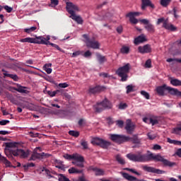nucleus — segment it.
Returning <instances> with one entry per match:
<instances>
[{
	"label": "nucleus",
	"mask_w": 181,
	"mask_h": 181,
	"mask_svg": "<svg viewBox=\"0 0 181 181\" xmlns=\"http://www.w3.org/2000/svg\"><path fill=\"white\" fill-rule=\"evenodd\" d=\"M126 170H128L129 172H132V173H134V175H136L137 176H141V173H138L136 170L132 168H126Z\"/></svg>",
	"instance_id": "51"
},
{
	"label": "nucleus",
	"mask_w": 181,
	"mask_h": 181,
	"mask_svg": "<svg viewBox=\"0 0 181 181\" xmlns=\"http://www.w3.org/2000/svg\"><path fill=\"white\" fill-rule=\"evenodd\" d=\"M2 71L4 77H9L10 78H12L14 81H18V75L8 74L7 71H5V69H2Z\"/></svg>",
	"instance_id": "29"
},
{
	"label": "nucleus",
	"mask_w": 181,
	"mask_h": 181,
	"mask_svg": "<svg viewBox=\"0 0 181 181\" xmlns=\"http://www.w3.org/2000/svg\"><path fill=\"white\" fill-rule=\"evenodd\" d=\"M121 53L123 54H128L129 53V47L127 46H123L120 49Z\"/></svg>",
	"instance_id": "42"
},
{
	"label": "nucleus",
	"mask_w": 181,
	"mask_h": 181,
	"mask_svg": "<svg viewBox=\"0 0 181 181\" xmlns=\"http://www.w3.org/2000/svg\"><path fill=\"white\" fill-rule=\"evenodd\" d=\"M175 155H177V156H179V158H181V148L177 150V151L175 152Z\"/></svg>",
	"instance_id": "64"
},
{
	"label": "nucleus",
	"mask_w": 181,
	"mask_h": 181,
	"mask_svg": "<svg viewBox=\"0 0 181 181\" xmlns=\"http://www.w3.org/2000/svg\"><path fill=\"white\" fill-rule=\"evenodd\" d=\"M122 176L124 179H126L127 180H129V181H146L144 179L139 180V179L136 178V177L130 175L129 174H128L127 173H123Z\"/></svg>",
	"instance_id": "23"
},
{
	"label": "nucleus",
	"mask_w": 181,
	"mask_h": 181,
	"mask_svg": "<svg viewBox=\"0 0 181 181\" xmlns=\"http://www.w3.org/2000/svg\"><path fill=\"white\" fill-rule=\"evenodd\" d=\"M168 20H165V18L162 17L157 20L156 25H160V23H163V25Z\"/></svg>",
	"instance_id": "46"
},
{
	"label": "nucleus",
	"mask_w": 181,
	"mask_h": 181,
	"mask_svg": "<svg viewBox=\"0 0 181 181\" xmlns=\"http://www.w3.org/2000/svg\"><path fill=\"white\" fill-rule=\"evenodd\" d=\"M37 38H39L38 42H40V43H37V45H46L47 46V45H50L49 43H50V36L47 35L46 37H44L43 36H39L37 37Z\"/></svg>",
	"instance_id": "21"
},
{
	"label": "nucleus",
	"mask_w": 181,
	"mask_h": 181,
	"mask_svg": "<svg viewBox=\"0 0 181 181\" xmlns=\"http://www.w3.org/2000/svg\"><path fill=\"white\" fill-rule=\"evenodd\" d=\"M50 1H51V4H49V6L54 8V6H57V5H59V0H50Z\"/></svg>",
	"instance_id": "47"
},
{
	"label": "nucleus",
	"mask_w": 181,
	"mask_h": 181,
	"mask_svg": "<svg viewBox=\"0 0 181 181\" xmlns=\"http://www.w3.org/2000/svg\"><path fill=\"white\" fill-rule=\"evenodd\" d=\"M69 134L71 135V136H74V138H78V136H80V132L74 130H70Z\"/></svg>",
	"instance_id": "39"
},
{
	"label": "nucleus",
	"mask_w": 181,
	"mask_h": 181,
	"mask_svg": "<svg viewBox=\"0 0 181 181\" xmlns=\"http://www.w3.org/2000/svg\"><path fill=\"white\" fill-rule=\"evenodd\" d=\"M144 42H146V38L144 35H141L134 39V45H139V43H144Z\"/></svg>",
	"instance_id": "30"
},
{
	"label": "nucleus",
	"mask_w": 181,
	"mask_h": 181,
	"mask_svg": "<svg viewBox=\"0 0 181 181\" xmlns=\"http://www.w3.org/2000/svg\"><path fill=\"white\" fill-rule=\"evenodd\" d=\"M78 159H75V161H72V164L75 165L78 168H84V157L80 154H77Z\"/></svg>",
	"instance_id": "13"
},
{
	"label": "nucleus",
	"mask_w": 181,
	"mask_h": 181,
	"mask_svg": "<svg viewBox=\"0 0 181 181\" xmlns=\"http://www.w3.org/2000/svg\"><path fill=\"white\" fill-rule=\"evenodd\" d=\"M66 11L69 13L70 18L75 21L79 25H83V18L80 16H76V12H80V8L78 5L73 4L72 2H66Z\"/></svg>",
	"instance_id": "4"
},
{
	"label": "nucleus",
	"mask_w": 181,
	"mask_h": 181,
	"mask_svg": "<svg viewBox=\"0 0 181 181\" xmlns=\"http://www.w3.org/2000/svg\"><path fill=\"white\" fill-rule=\"evenodd\" d=\"M36 29H37V28L36 26H33L29 28H25L24 29V32L25 33H30L32 32H35V30H36Z\"/></svg>",
	"instance_id": "43"
},
{
	"label": "nucleus",
	"mask_w": 181,
	"mask_h": 181,
	"mask_svg": "<svg viewBox=\"0 0 181 181\" xmlns=\"http://www.w3.org/2000/svg\"><path fill=\"white\" fill-rule=\"evenodd\" d=\"M170 84H172V86H174L175 87L180 86H181V80H179L177 78H171Z\"/></svg>",
	"instance_id": "34"
},
{
	"label": "nucleus",
	"mask_w": 181,
	"mask_h": 181,
	"mask_svg": "<svg viewBox=\"0 0 181 181\" xmlns=\"http://www.w3.org/2000/svg\"><path fill=\"white\" fill-rule=\"evenodd\" d=\"M181 131V124H177V127L172 129V134L179 135Z\"/></svg>",
	"instance_id": "37"
},
{
	"label": "nucleus",
	"mask_w": 181,
	"mask_h": 181,
	"mask_svg": "<svg viewBox=\"0 0 181 181\" xmlns=\"http://www.w3.org/2000/svg\"><path fill=\"white\" fill-rule=\"evenodd\" d=\"M77 155H78V153H77L72 155L65 153L63 155V158H64V159H66V160H74L75 159H79L78 157H77Z\"/></svg>",
	"instance_id": "27"
},
{
	"label": "nucleus",
	"mask_w": 181,
	"mask_h": 181,
	"mask_svg": "<svg viewBox=\"0 0 181 181\" xmlns=\"http://www.w3.org/2000/svg\"><path fill=\"white\" fill-rule=\"evenodd\" d=\"M81 53H83V52H81V51H76L75 52H73L71 57H77V56H80V54H81Z\"/></svg>",
	"instance_id": "56"
},
{
	"label": "nucleus",
	"mask_w": 181,
	"mask_h": 181,
	"mask_svg": "<svg viewBox=\"0 0 181 181\" xmlns=\"http://www.w3.org/2000/svg\"><path fill=\"white\" fill-rule=\"evenodd\" d=\"M41 172H45L47 175V176H48L49 179H51V177H54L53 175H52L50 170L47 168H46V167H42L41 168Z\"/></svg>",
	"instance_id": "38"
},
{
	"label": "nucleus",
	"mask_w": 181,
	"mask_h": 181,
	"mask_svg": "<svg viewBox=\"0 0 181 181\" xmlns=\"http://www.w3.org/2000/svg\"><path fill=\"white\" fill-rule=\"evenodd\" d=\"M128 108V105L127 103H120L119 105V110H125Z\"/></svg>",
	"instance_id": "53"
},
{
	"label": "nucleus",
	"mask_w": 181,
	"mask_h": 181,
	"mask_svg": "<svg viewBox=\"0 0 181 181\" xmlns=\"http://www.w3.org/2000/svg\"><path fill=\"white\" fill-rule=\"evenodd\" d=\"M47 43L49 44V45L52 46V47H54L55 49H57V50H59V52H63V49H62V48H60L59 45L52 42H47Z\"/></svg>",
	"instance_id": "45"
},
{
	"label": "nucleus",
	"mask_w": 181,
	"mask_h": 181,
	"mask_svg": "<svg viewBox=\"0 0 181 181\" xmlns=\"http://www.w3.org/2000/svg\"><path fill=\"white\" fill-rule=\"evenodd\" d=\"M139 53H141V54H145V53H151L152 52V48L149 45H146L144 46H139L138 47Z\"/></svg>",
	"instance_id": "15"
},
{
	"label": "nucleus",
	"mask_w": 181,
	"mask_h": 181,
	"mask_svg": "<svg viewBox=\"0 0 181 181\" xmlns=\"http://www.w3.org/2000/svg\"><path fill=\"white\" fill-rule=\"evenodd\" d=\"M145 67L147 69H151L152 67V61L151 59H148L145 63Z\"/></svg>",
	"instance_id": "49"
},
{
	"label": "nucleus",
	"mask_w": 181,
	"mask_h": 181,
	"mask_svg": "<svg viewBox=\"0 0 181 181\" xmlns=\"http://www.w3.org/2000/svg\"><path fill=\"white\" fill-rule=\"evenodd\" d=\"M168 90V86L166 84H163V86H158L156 88V91L158 95H160L161 97H163L165 95V91Z\"/></svg>",
	"instance_id": "20"
},
{
	"label": "nucleus",
	"mask_w": 181,
	"mask_h": 181,
	"mask_svg": "<svg viewBox=\"0 0 181 181\" xmlns=\"http://www.w3.org/2000/svg\"><path fill=\"white\" fill-rule=\"evenodd\" d=\"M146 6H150V8H152V9H155V5L152 4L151 0H141L142 11H145V9H146Z\"/></svg>",
	"instance_id": "19"
},
{
	"label": "nucleus",
	"mask_w": 181,
	"mask_h": 181,
	"mask_svg": "<svg viewBox=\"0 0 181 181\" xmlns=\"http://www.w3.org/2000/svg\"><path fill=\"white\" fill-rule=\"evenodd\" d=\"M91 54V52H90V50H88L83 54V57H90Z\"/></svg>",
	"instance_id": "61"
},
{
	"label": "nucleus",
	"mask_w": 181,
	"mask_h": 181,
	"mask_svg": "<svg viewBox=\"0 0 181 181\" xmlns=\"http://www.w3.org/2000/svg\"><path fill=\"white\" fill-rule=\"evenodd\" d=\"M125 129L129 135H132L135 131V124H132V121L129 119L126 121Z\"/></svg>",
	"instance_id": "12"
},
{
	"label": "nucleus",
	"mask_w": 181,
	"mask_h": 181,
	"mask_svg": "<svg viewBox=\"0 0 181 181\" xmlns=\"http://www.w3.org/2000/svg\"><path fill=\"white\" fill-rule=\"evenodd\" d=\"M91 144H93V145H98V146H100V148H103V149H108V147L111 146L110 141L104 140L99 137L93 138Z\"/></svg>",
	"instance_id": "6"
},
{
	"label": "nucleus",
	"mask_w": 181,
	"mask_h": 181,
	"mask_svg": "<svg viewBox=\"0 0 181 181\" xmlns=\"http://www.w3.org/2000/svg\"><path fill=\"white\" fill-rule=\"evenodd\" d=\"M6 148H8V151L9 153L6 152V156L8 159H13V156H19L22 159H26L29 156L30 151L29 150H23L22 148H18V143L8 142L6 143Z\"/></svg>",
	"instance_id": "2"
},
{
	"label": "nucleus",
	"mask_w": 181,
	"mask_h": 181,
	"mask_svg": "<svg viewBox=\"0 0 181 181\" xmlns=\"http://www.w3.org/2000/svg\"><path fill=\"white\" fill-rule=\"evenodd\" d=\"M167 141L169 144H173V145H177V140H172L170 138H168Z\"/></svg>",
	"instance_id": "57"
},
{
	"label": "nucleus",
	"mask_w": 181,
	"mask_h": 181,
	"mask_svg": "<svg viewBox=\"0 0 181 181\" xmlns=\"http://www.w3.org/2000/svg\"><path fill=\"white\" fill-rule=\"evenodd\" d=\"M69 173H70L71 175H72L73 173H83V170H78L74 167L69 168L68 170Z\"/></svg>",
	"instance_id": "36"
},
{
	"label": "nucleus",
	"mask_w": 181,
	"mask_h": 181,
	"mask_svg": "<svg viewBox=\"0 0 181 181\" xmlns=\"http://www.w3.org/2000/svg\"><path fill=\"white\" fill-rule=\"evenodd\" d=\"M59 87H60V88H66V87H69V84H67V83H59Z\"/></svg>",
	"instance_id": "60"
},
{
	"label": "nucleus",
	"mask_w": 181,
	"mask_h": 181,
	"mask_svg": "<svg viewBox=\"0 0 181 181\" xmlns=\"http://www.w3.org/2000/svg\"><path fill=\"white\" fill-rule=\"evenodd\" d=\"M28 88L25 86H19L18 88H14L15 91H18V93H21L23 94L28 93V90H25Z\"/></svg>",
	"instance_id": "33"
},
{
	"label": "nucleus",
	"mask_w": 181,
	"mask_h": 181,
	"mask_svg": "<svg viewBox=\"0 0 181 181\" xmlns=\"http://www.w3.org/2000/svg\"><path fill=\"white\" fill-rule=\"evenodd\" d=\"M169 4H170V0H161L160 1V5L162 6H164L165 8H166V6H168V5H169Z\"/></svg>",
	"instance_id": "44"
},
{
	"label": "nucleus",
	"mask_w": 181,
	"mask_h": 181,
	"mask_svg": "<svg viewBox=\"0 0 181 181\" xmlns=\"http://www.w3.org/2000/svg\"><path fill=\"white\" fill-rule=\"evenodd\" d=\"M141 95L144 96L146 100H149L150 95L148 92H146L145 90H141Z\"/></svg>",
	"instance_id": "48"
},
{
	"label": "nucleus",
	"mask_w": 181,
	"mask_h": 181,
	"mask_svg": "<svg viewBox=\"0 0 181 181\" xmlns=\"http://www.w3.org/2000/svg\"><path fill=\"white\" fill-rule=\"evenodd\" d=\"M42 152V148L40 147H37L35 148L34 152L31 155L30 158V160H36V159H42V153H37V151Z\"/></svg>",
	"instance_id": "14"
},
{
	"label": "nucleus",
	"mask_w": 181,
	"mask_h": 181,
	"mask_svg": "<svg viewBox=\"0 0 181 181\" xmlns=\"http://www.w3.org/2000/svg\"><path fill=\"white\" fill-rule=\"evenodd\" d=\"M116 160L119 163L120 165H125V160L121 157L119 154L116 156Z\"/></svg>",
	"instance_id": "40"
},
{
	"label": "nucleus",
	"mask_w": 181,
	"mask_h": 181,
	"mask_svg": "<svg viewBox=\"0 0 181 181\" xmlns=\"http://www.w3.org/2000/svg\"><path fill=\"white\" fill-rule=\"evenodd\" d=\"M149 122L153 127V125H158V124H159V117L152 116L149 118Z\"/></svg>",
	"instance_id": "32"
},
{
	"label": "nucleus",
	"mask_w": 181,
	"mask_h": 181,
	"mask_svg": "<svg viewBox=\"0 0 181 181\" xmlns=\"http://www.w3.org/2000/svg\"><path fill=\"white\" fill-rule=\"evenodd\" d=\"M143 170H145V172H148V173H156L157 175H163V173H166V171L165 170L156 169L153 167H149L148 165H144Z\"/></svg>",
	"instance_id": "10"
},
{
	"label": "nucleus",
	"mask_w": 181,
	"mask_h": 181,
	"mask_svg": "<svg viewBox=\"0 0 181 181\" xmlns=\"http://www.w3.org/2000/svg\"><path fill=\"white\" fill-rule=\"evenodd\" d=\"M91 144H93V145H98V146H100V148H103V149H108V147L111 146L110 141L104 140L99 137L93 138Z\"/></svg>",
	"instance_id": "7"
},
{
	"label": "nucleus",
	"mask_w": 181,
	"mask_h": 181,
	"mask_svg": "<svg viewBox=\"0 0 181 181\" xmlns=\"http://www.w3.org/2000/svg\"><path fill=\"white\" fill-rule=\"evenodd\" d=\"M109 138L112 142L121 145L125 142L132 141V144H141V139L138 138L137 135L133 136V137L127 136L124 134H111L109 135Z\"/></svg>",
	"instance_id": "3"
},
{
	"label": "nucleus",
	"mask_w": 181,
	"mask_h": 181,
	"mask_svg": "<svg viewBox=\"0 0 181 181\" xmlns=\"http://www.w3.org/2000/svg\"><path fill=\"white\" fill-rule=\"evenodd\" d=\"M45 71L47 73V74H51L52 69L51 68H43Z\"/></svg>",
	"instance_id": "63"
},
{
	"label": "nucleus",
	"mask_w": 181,
	"mask_h": 181,
	"mask_svg": "<svg viewBox=\"0 0 181 181\" xmlns=\"http://www.w3.org/2000/svg\"><path fill=\"white\" fill-rule=\"evenodd\" d=\"M95 56L99 64H104V63H105V62L107 61V57H105V56H103L101 54L98 52L96 53Z\"/></svg>",
	"instance_id": "26"
},
{
	"label": "nucleus",
	"mask_w": 181,
	"mask_h": 181,
	"mask_svg": "<svg viewBox=\"0 0 181 181\" xmlns=\"http://www.w3.org/2000/svg\"><path fill=\"white\" fill-rule=\"evenodd\" d=\"M83 37L86 39V45L87 47H90L91 49H100V43L95 40H90L87 34H83Z\"/></svg>",
	"instance_id": "8"
},
{
	"label": "nucleus",
	"mask_w": 181,
	"mask_h": 181,
	"mask_svg": "<svg viewBox=\"0 0 181 181\" xmlns=\"http://www.w3.org/2000/svg\"><path fill=\"white\" fill-rule=\"evenodd\" d=\"M20 42H21V43H35L36 45H37V43H40L39 41V38H37V37H36L35 38H33V37L23 38L20 40Z\"/></svg>",
	"instance_id": "18"
},
{
	"label": "nucleus",
	"mask_w": 181,
	"mask_h": 181,
	"mask_svg": "<svg viewBox=\"0 0 181 181\" xmlns=\"http://www.w3.org/2000/svg\"><path fill=\"white\" fill-rule=\"evenodd\" d=\"M93 108H94L95 112H103V111H104V110H105L101 102L97 103L96 105H95L93 106Z\"/></svg>",
	"instance_id": "28"
},
{
	"label": "nucleus",
	"mask_w": 181,
	"mask_h": 181,
	"mask_svg": "<svg viewBox=\"0 0 181 181\" xmlns=\"http://www.w3.org/2000/svg\"><path fill=\"white\" fill-rule=\"evenodd\" d=\"M88 170H93V172H95V176H104V175H105L104 170H103L101 168H98L97 167L90 166L88 168Z\"/></svg>",
	"instance_id": "17"
},
{
	"label": "nucleus",
	"mask_w": 181,
	"mask_h": 181,
	"mask_svg": "<svg viewBox=\"0 0 181 181\" xmlns=\"http://www.w3.org/2000/svg\"><path fill=\"white\" fill-rule=\"evenodd\" d=\"M163 28L164 29H166L167 30H171V32H175L176 30V27L173 25V24L169 23L168 21L166 22H164L163 24Z\"/></svg>",
	"instance_id": "25"
},
{
	"label": "nucleus",
	"mask_w": 181,
	"mask_h": 181,
	"mask_svg": "<svg viewBox=\"0 0 181 181\" xmlns=\"http://www.w3.org/2000/svg\"><path fill=\"white\" fill-rule=\"evenodd\" d=\"M129 64H127L126 65L119 67L116 74L121 77V81H127L128 80V72L129 71Z\"/></svg>",
	"instance_id": "5"
},
{
	"label": "nucleus",
	"mask_w": 181,
	"mask_h": 181,
	"mask_svg": "<svg viewBox=\"0 0 181 181\" xmlns=\"http://www.w3.org/2000/svg\"><path fill=\"white\" fill-rule=\"evenodd\" d=\"M167 90L171 95H176V97H181V91L177 88H170L167 86Z\"/></svg>",
	"instance_id": "22"
},
{
	"label": "nucleus",
	"mask_w": 181,
	"mask_h": 181,
	"mask_svg": "<svg viewBox=\"0 0 181 181\" xmlns=\"http://www.w3.org/2000/svg\"><path fill=\"white\" fill-rule=\"evenodd\" d=\"M139 15H142V13L129 12L126 15V18H129V22H131L133 25H136L139 21L135 18V16H139Z\"/></svg>",
	"instance_id": "11"
},
{
	"label": "nucleus",
	"mask_w": 181,
	"mask_h": 181,
	"mask_svg": "<svg viewBox=\"0 0 181 181\" xmlns=\"http://www.w3.org/2000/svg\"><path fill=\"white\" fill-rule=\"evenodd\" d=\"M139 22H141V23H143V25H146L144 26V28L146 29V30H147V32H148L149 33H155V25L149 23V20L146 18L140 19Z\"/></svg>",
	"instance_id": "9"
},
{
	"label": "nucleus",
	"mask_w": 181,
	"mask_h": 181,
	"mask_svg": "<svg viewBox=\"0 0 181 181\" xmlns=\"http://www.w3.org/2000/svg\"><path fill=\"white\" fill-rule=\"evenodd\" d=\"M3 9H5L8 13H11L12 11H13V8L10 7L9 6H3Z\"/></svg>",
	"instance_id": "50"
},
{
	"label": "nucleus",
	"mask_w": 181,
	"mask_h": 181,
	"mask_svg": "<svg viewBox=\"0 0 181 181\" xmlns=\"http://www.w3.org/2000/svg\"><path fill=\"white\" fill-rule=\"evenodd\" d=\"M0 158H1V162H3V163H4V165H6V168H16V166H12L11 165L10 161L8 160V159H6V157L2 156L1 154H0Z\"/></svg>",
	"instance_id": "31"
},
{
	"label": "nucleus",
	"mask_w": 181,
	"mask_h": 181,
	"mask_svg": "<svg viewBox=\"0 0 181 181\" xmlns=\"http://www.w3.org/2000/svg\"><path fill=\"white\" fill-rule=\"evenodd\" d=\"M148 154H142L141 152L138 151L136 154L128 153L127 158L132 162H151V160H155L156 162H162L164 166H169V168H173L176 165V163L170 162L168 160L165 159L163 156L160 154L155 155L151 151H147Z\"/></svg>",
	"instance_id": "1"
},
{
	"label": "nucleus",
	"mask_w": 181,
	"mask_h": 181,
	"mask_svg": "<svg viewBox=\"0 0 181 181\" xmlns=\"http://www.w3.org/2000/svg\"><path fill=\"white\" fill-rule=\"evenodd\" d=\"M101 103L105 110H111L112 108V103L108 99L105 98Z\"/></svg>",
	"instance_id": "24"
},
{
	"label": "nucleus",
	"mask_w": 181,
	"mask_h": 181,
	"mask_svg": "<svg viewBox=\"0 0 181 181\" xmlns=\"http://www.w3.org/2000/svg\"><path fill=\"white\" fill-rule=\"evenodd\" d=\"M86 124V119H80L78 122V124L79 127H83V125H85Z\"/></svg>",
	"instance_id": "54"
},
{
	"label": "nucleus",
	"mask_w": 181,
	"mask_h": 181,
	"mask_svg": "<svg viewBox=\"0 0 181 181\" xmlns=\"http://www.w3.org/2000/svg\"><path fill=\"white\" fill-rule=\"evenodd\" d=\"M134 91V87L132 85H128L127 86V93H132Z\"/></svg>",
	"instance_id": "52"
},
{
	"label": "nucleus",
	"mask_w": 181,
	"mask_h": 181,
	"mask_svg": "<svg viewBox=\"0 0 181 181\" xmlns=\"http://www.w3.org/2000/svg\"><path fill=\"white\" fill-rule=\"evenodd\" d=\"M81 146L83 147V149H88V142L84 139H81Z\"/></svg>",
	"instance_id": "41"
},
{
	"label": "nucleus",
	"mask_w": 181,
	"mask_h": 181,
	"mask_svg": "<svg viewBox=\"0 0 181 181\" xmlns=\"http://www.w3.org/2000/svg\"><path fill=\"white\" fill-rule=\"evenodd\" d=\"M55 93L57 95H64L66 98L69 97V93H66V90L64 89H59L55 90Z\"/></svg>",
	"instance_id": "35"
},
{
	"label": "nucleus",
	"mask_w": 181,
	"mask_h": 181,
	"mask_svg": "<svg viewBox=\"0 0 181 181\" xmlns=\"http://www.w3.org/2000/svg\"><path fill=\"white\" fill-rule=\"evenodd\" d=\"M117 125H118V127L119 128H122L124 127V121H122V120H117Z\"/></svg>",
	"instance_id": "58"
},
{
	"label": "nucleus",
	"mask_w": 181,
	"mask_h": 181,
	"mask_svg": "<svg viewBox=\"0 0 181 181\" xmlns=\"http://www.w3.org/2000/svg\"><path fill=\"white\" fill-rule=\"evenodd\" d=\"M107 88L105 86H96L95 87H92L89 88V93L90 94H97L98 93H101V91H104L106 90Z\"/></svg>",
	"instance_id": "16"
},
{
	"label": "nucleus",
	"mask_w": 181,
	"mask_h": 181,
	"mask_svg": "<svg viewBox=\"0 0 181 181\" xmlns=\"http://www.w3.org/2000/svg\"><path fill=\"white\" fill-rule=\"evenodd\" d=\"M47 94H48V95H49V97H54L57 95L56 90H54V91L47 90Z\"/></svg>",
	"instance_id": "55"
},
{
	"label": "nucleus",
	"mask_w": 181,
	"mask_h": 181,
	"mask_svg": "<svg viewBox=\"0 0 181 181\" xmlns=\"http://www.w3.org/2000/svg\"><path fill=\"white\" fill-rule=\"evenodd\" d=\"M161 148L162 147L159 144H155L153 147V149H154V151H159V149Z\"/></svg>",
	"instance_id": "62"
},
{
	"label": "nucleus",
	"mask_w": 181,
	"mask_h": 181,
	"mask_svg": "<svg viewBox=\"0 0 181 181\" xmlns=\"http://www.w3.org/2000/svg\"><path fill=\"white\" fill-rule=\"evenodd\" d=\"M9 120H6V119H3L0 121V125H6V124H9Z\"/></svg>",
	"instance_id": "59"
}]
</instances>
